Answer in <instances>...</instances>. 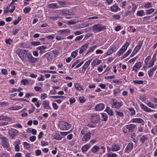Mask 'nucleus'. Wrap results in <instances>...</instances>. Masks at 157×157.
Here are the masks:
<instances>
[{
    "instance_id": "b1692460",
    "label": "nucleus",
    "mask_w": 157,
    "mask_h": 157,
    "mask_svg": "<svg viewBox=\"0 0 157 157\" xmlns=\"http://www.w3.org/2000/svg\"><path fill=\"white\" fill-rule=\"evenodd\" d=\"M136 125L134 124H130L126 126V128L128 130L133 131L136 127Z\"/></svg>"
},
{
    "instance_id": "6e6d98bb",
    "label": "nucleus",
    "mask_w": 157,
    "mask_h": 157,
    "mask_svg": "<svg viewBox=\"0 0 157 157\" xmlns=\"http://www.w3.org/2000/svg\"><path fill=\"white\" fill-rule=\"evenodd\" d=\"M13 127H14L15 128L17 127L19 128H22V126L21 125V124L19 123H17L15 124H13Z\"/></svg>"
},
{
    "instance_id": "72a5a7b5",
    "label": "nucleus",
    "mask_w": 157,
    "mask_h": 157,
    "mask_svg": "<svg viewBox=\"0 0 157 157\" xmlns=\"http://www.w3.org/2000/svg\"><path fill=\"white\" fill-rule=\"evenodd\" d=\"M136 14L137 16L141 17L144 15L145 14L144 10H142L138 11Z\"/></svg>"
},
{
    "instance_id": "ea45409f",
    "label": "nucleus",
    "mask_w": 157,
    "mask_h": 157,
    "mask_svg": "<svg viewBox=\"0 0 157 157\" xmlns=\"http://www.w3.org/2000/svg\"><path fill=\"white\" fill-rule=\"evenodd\" d=\"M147 139V136L146 135H143L140 139V141L142 144H143L144 141Z\"/></svg>"
},
{
    "instance_id": "603ef678",
    "label": "nucleus",
    "mask_w": 157,
    "mask_h": 157,
    "mask_svg": "<svg viewBox=\"0 0 157 157\" xmlns=\"http://www.w3.org/2000/svg\"><path fill=\"white\" fill-rule=\"evenodd\" d=\"M31 10V8L29 7H26L23 10L24 12L28 13Z\"/></svg>"
},
{
    "instance_id": "49530a36",
    "label": "nucleus",
    "mask_w": 157,
    "mask_h": 157,
    "mask_svg": "<svg viewBox=\"0 0 157 157\" xmlns=\"http://www.w3.org/2000/svg\"><path fill=\"white\" fill-rule=\"evenodd\" d=\"M74 86L76 88L79 90H82V88L81 86V85L78 83H75Z\"/></svg>"
},
{
    "instance_id": "473e14b6",
    "label": "nucleus",
    "mask_w": 157,
    "mask_h": 157,
    "mask_svg": "<svg viewBox=\"0 0 157 157\" xmlns=\"http://www.w3.org/2000/svg\"><path fill=\"white\" fill-rule=\"evenodd\" d=\"M101 118L102 121H106L108 118V116L107 114L102 113L101 114Z\"/></svg>"
},
{
    "instance_id": "4c0bfd02",
    "label": "nucleus",
    "mask_w": 157,
    "mask_h": 157,
    "mask_svg": "<svg viewBox=\"0 0 157 157\" xmlns=\"http://www.w3.org/2000/svg\"><path fill=\"white\" fill-rule=\"evenodd\" d=\"M121 90L119 88H117L113 90V94L114 95L116 96L117 94L121 92Z\"/></svg>"
},
{
    "instance_id": "a19ab883",
    "label": "nucleus",
    "mask_w": 157,
    "mask_h": 157,
    "mask_svg": "<svg viewBox=\"0 0 157 157\" xmlns=\"http://www.w3.org/2000/svg\"><path fill=\"white\" fill-rule=\"evenodd\" d=\"M59 17L58 15H56L55 16H51L49 17V19L52 21H55L58 20V18Z\"/></svg>"
},
{
    "instance_id": "c85d7f7f",
    "label": "nucleus",
    "mask_w": 157,
    "mask_h": 157,
    "mask_svg": "<svg viewBox=\"0 0 157 157\" xmlns=\"http://www.w3.org/2000/svg\"><path fill=\"white\" fill-rule=\"evenodd\" d=\"M20 143V142L19 140L16 141L14 142L15 144V151H19L20 150V146L19 145V144Z\"/></svg>"
},
{
    "instance_id": "3c124183",
    "label": "nucleus",
    "mask_w": 157,
    "mask_h": 157,
    "mask_svg": "<svg viewBox=\"0 0 157 157\" xmlns=\"http://www.w3.org/2000/svg\"><path fill=\"white\" fill-rule=\"evenodd\" d=\"M128 109L131 112V114L132 115H134L135 114V110L132 108H128Z\"/></svg>"
},
{
    "instance_id": "423d86ee",
    "label": "nucleus",
    "mask_w": 157,
    "mask_h": 157,
    "mask_svg": "<svg viewBox=\"0 0 157 157\" xmlns=\"http://www.w3.org/2000/svg\"><path fill=\"white\" fill-rule=\"evenodd\" d=\"M129 44L128 42H126L120 49L119 51L117 53V55L120 56L126 50L128 47L129 46Z\"/></svg>"
},
{
    "instance_id": "de8ad7c7",
    "label": "nucleus",
    "mask_w": 157,
    "mask_h": 157,
    "mask_svg": "<svg viewBox=\"0 0 157 157\" xmlns=\"http://www.w3.org/2000/svg\"><path fill=\"white\" fill-rule=\"evenodd\" d=\"M58 3L60 5V6L59 7H65L66 6V2L64 1H58Z\"/></svg>"
},
{
    "instance_id": "69168bd1",
    "label": "nucleus",
    "mask_w": 157,
    "mask_h": 157,
    "mask_svg": "<svg viewBox=\"0 0 157 157\" xmlns=\"http://www.w3.org/2000/svg\"><path fill=\"white\" fill-rule=\"evenodd\" d=\"M55 35H49L48 36H46V38L48 39L51 40L53 39L55 37Z\"/></svg>"
},
{
    "instance_id": "09e8293b",
    "label": "nucleus",
    "mask_w": 157,
    "mask_h": 157,
    "mask_svg": "<svg viewBox=\"0 0 157 157\" xmlns=\"http://www.w3.org/2000/svg\"><path fill=\"white\" fill-rule=\"evenodd\" d=\"M78 22V21H75L74 20H70L68 21L67 24L68 25H71L77 23Z\"/></svg>"
},
{
    "instance_id": "f8f14e48",
    "label": "nucleus",
    "mask_w": 157,
    "mask_h": 157,
    "mask_svg": "<svg viewBox=\"0 0 157 157\" xmlns=\"http://www.w3.org/2000/svg\"><path fill=\"white\" fill-rule=\"evenodd\" d=\"M116 47L115 46H111L107 50L106 55L109 56L112 54L113 52L116 51Z\"/></svg>"
},
{
    "instance_id": "6e6552de",
    "label": "nucleus",
    "mask_w": 157,
    "mask_h": 157,
    "mask_svg": "<svg viewBox=\"0 0 157 157\" xmlns=\"http://www.w3.org/2000/svg\"><path fill=\"white\" fill-rule=\"evenodd\" d=\"M112 107L117 109H119L122 106L121 102L117 101L115 99H113L112 103Z\"/></svg>"
},
{
    "instance_id": "052dcab7",
    "label": "nucleus",
    "mask_w": 157,
    "mask_h": 157,
    "mask_svg": "<svg viewBox=\"0 0 157 157\" xmlns=\"http://www.w3.org/2000/svg\"><path fill=\"white\" fill-rule=\"evenodd\" d=\"M115 112L117 115L119 117H122L124 115L123 113L122 112H119L117 110L115 111Z\"/></svg>"
},
{
    "instance_id": "680f3d73",
    "label": "nucleus",
    "mask_w": 157,
    "mask_h": 157,
    "mask_svg": "<svg viewBox=\"0 0 157 157\" xmlns=\"http://www.w3.org/2000/svg\"><path fill=\"white\" fill-rule=\"evenodd\" d=\"M83 31H78L74 32V33L75 36L81 34L83 33Z\"/></svg>"
},
{
    "instance_id": "f3484780",
    "label": "nucleus",
    "mask_w": 157,
    "mask_h": 157,
    "mask_svg": "<svg viewBox=\"0 0 157 157\" xmlns=\"http://www.w3.org/2000/svg\"><path fill=\"white\" fill-rule=\"evenodd\" d=\"M143 44L142 41H139L138 43V44L136 46L134 50L135 52V53H136L139 51Z\"/></svg>"
},
{
    "instance_id": "a211bd4d",
    "label": "nucleus",
    "mask_w": 157,
    "mask_h": 157,
    "mask_svg": "<svg viewBox=\"0 0 157 157\" xmlns=\"http://www.w3.org/2000/svg\"><path fill=\"white\" fill-rule=\"evenodd\" d=\"M105 107L103 103H99L95 106V109L97 111H101L104 109Z\"/></svg>"
},
{
    "instance_id": "c756f323",
    "label": "nucleus",
    "mask_w": 157,
    "mask_h": 157,
    "mask_svg": "<svg viewBox=\"0 0 157 157\" xmlns=\"http://www.w3.org/2000/svg\"><path fill=\"white\" fill-rule=\"evenodd\" d=\"M99 147L97 146H94L91 149V151L92 153H96L98 152L99 150Z\"/></svg>"
},
{
    "instance_id": "bb28decb",
    "label": "nucleus",
    "mask_w": 157,
    "mask_h": 157,
    "mask_svg": "<svg viewBox=\"0 0 157 157\" xmlns=\"http://www.w3.org/2000/svg\"><path fill=\"white\" fill-rule=\"evenodd\" d=\"M90 145L89 144H86L84 145L82 148L81 150L82 152L86 151L90 148Z\"/></svg>"
},
{
    "instance_id": "412c9836",
    "label": "nucleus",
    "mask_w": 157,
    "mask_h": 157,
    "mask_svg": "<svg viewBox=\"0 0 157 157\" xmlns=\"http://www.w3.org/2000/svg\"><path fill=\"white\" fill-rule=\"evenodd\" d=\"M110 10L113 12H116L120 9L117 4H115L110 7Z\"/></svg>"
},
{
    "instance_id": "0e129e2a",
    "label": "nucleus",
    "mask_w": 157,
    "mask_h": 157,
    "mask_svg": "<svg viewBox=\"0 0 157 157\" xmlns=\"http://www.w3.org/2000/svg\"><path fill=\"white\" fill-rule=\"evenodd\" d=\"M47 97V95L46 94H42L40 95V98L42 100L44 99Z\"/></svg>"
},
{
    "instance_id": "2f4dec72",
    "label": "nucleus",
    "mask_w": 157,
    "mask_h": 157,
    "mask_svg": "<svg viewBox=\"0 0 157 157\" xmlns=\"http://www.w3.org/2000/svg\"><path fill=\"white\" fill-rule=\"evenodd\" d=\"M105 111L109 115L111 116L113 115V112L112 110L109 107H107L106 108Z\"/></svg>"
},
{
    "instance_id": "8fccbe9b",
    "label": "nucleus",
    "mask_w": 157,
    "mask_h": 157,
    "mask_svg": "<svg viewBox=\"0 0 157 157\" xmlns=\"http://www.w3.org/2000/svg\"><path fill=\"white\" fill-rule=\"evenodd\" d=\"M89 62H86L85 64H84V65L82 67V69L83 70H85L86 69V68L88 67L89 66L90 64L89 63Z\"/></svg>"
},
{
    "instance_id": "4be33fe9",
    "label": "nucleus",
    "mask_w": 157,
    "mask_h": 157,
    "mask_svg": "<svg viewBox=\"0 0 157 157\" xmlns=\"http://www.w3.org/2000/svg\"><path fill=\"white\" fill-rule=\"evenodd\" d=\"M141 107L142 109L146 112H151L154 111L153 110L151 109L150 108H148L147 106H145L144 104H141Z\"/></svg>"
},
{
    "instance_id": "c9c22d12",
    "label": "nucleus",
    "mask_w": 157,
    "mask_h": 157,
    "mask_svg": "<svg viewBox=\"0 0 157 157\" xmlns=\"http://www.w3.org/2000/svg\"><path fill=\"white\" fill-rule=\"evenodd\" d=\"M89 132L88 131V128L86 127H84L83 129H82L81 132V133L82 135H84L86 134L87 133Z\"/></svg>"
},
{
    "instance_id": "a878e982",
    "label": "nucleus",
    "mask_w": 157,
    "mask_h": 157,
    "mask_svg": "<svg viewBox=\"0 0 157 157\" xmlns=\"http://www.w3.org/2000/svg\"><path fill=\"white\" fill-rule=\"evenodd\" d=\"M12 120L11 118L6 116H4L2 115H0V120L2 121H10Z\"/></svg>"
},
{
    "instance_id": "4468645a",
    "label": "nucleus",
    "mask_w": 157,
    "mask_h": 157,
    "mask_svg": "<svg viewBox=\"0 0 157 157\" xmlns=\"http://www.w3.org/2000/svg\"><path fill=\"white\" fill-rule=\"evenodd\" d=\"M91 134L90 132H88L86 134L84 135L82 138V140L83 141H86L88 140L90 138Z\"/></svg>"
},
{
    "instance_id": "e433bc0d",
    "label": "nucleus",
    "mask_w": 157,
    "mask_h": 157,
    "mask_svg": "<svg viewBox=\"0 0 157 157\" xmlns=\"http://www.w3.org/2000/svg\"><path fill=\"white\" fill-rule=\"evenodd\" d=\"M144 7L146 9L151 7H152V3L150 2H147L144 4Z\"/></svg>"
},
{
    "instance_id": "774afa93",
    "label": "nucleus",
    "mask_w": 157,
    "mask_h": 157,
    "mask_svg": "<svg viewBox=\"0 0 157 157\" xmlns=\"http://www.w3.org/2000/svg\"><path fill=\"white\" fill-rule=\"evenodd\" d=\"M9 155L8 154L4 153H0V157H8Z\"/></svg>"
},
{
    "instance_id": "20e7f679",
    "label": "nucleus",
    "mask_w": 157,
    "mask_h": 157,
    "mask_svg": "<svg viewBox=\"0 0 157 157\" xmlns=\"http://www.w3.org/2000/svg\"><path fill=\"white\" fill-rule=\"evenodd\" d=\"M18 131L16 129L11 128L8 130V133L10 139H13L18 135Z\"/></svg>"
},
{
    "instance_id": "7ed1b4c3",
    "label": "nucleus",
    "mask_w": 157,
    "mask_h": 157,
    "mask_svg": "<svg viewBox=\"0 0 157 157\" xmlns=\"http://www.w3.org/2000/svg\"><path fill=\"white\" fill-rule=\"evenodd\" d=\"M93 31L95 33H98L106 29L105 26H103L100 24L94 25L92 26Z\"/></svg>"
},
{
    "instance_id": "393cba45",
    "label": "nucleus",
    "mask_w": 157,
    "mask_h": 157,
    "mask_svg": "<svg viewBox=\"0 0 157 157\" xmlns=\"http://www.w3.org/2000/svg\"><path fill=\"white\" fill-rule=\"evenodd\" d=\"M48 7L49 8L52 9H56L58 8H61V7L58 6V5L56 3H50L49 4Z\"/></svg>"
},
{
    "instance_id": "1a4fd4ad",
    "label": "nucleus",
    "mask_w": 157,
    "mask_h": 157,
    "mask_svg": "<svg viewBox=\"0 0 157 157\" xmlns=\"http://www.w3.org/2000/svg\"><path fill=\"white\" fill-rule=\"evenodd\" d=\"M38 60V58H36L33 57L31 53H29V55L28 56V58L26 59V61H27L30 63H34L36 62Z\"/></svg>"
},
{
    "instance_id": "9d476101",
    "label": "nucleus",
    "mask_w": 157,
    "mask_h": 157,
    "mask_svg": "<svg viewBox=\"0 0 157 157\" xmlns=\"http://www.w3.org/2000/svg\"><path fill=\"white\" fill-rule=\"evenodd\" d=\"M42 104L44 109L49 110L51 109V108L49 105V102L48 101L45 100L43 101Z\"/></svg>"
},
{
    "instance_id": "58836bf2",
    "label": "nucleus",
    "mask_w": 157,
    "mask_h": 157,
    "mask_svg": "<svg viewBox=\"0 0 157 157\" xmlns=\"http://www.w3.org/2000/svg\"><path fill=\"white\" fill-rule=\"evenodd\" d=\"M62 12L63 13L67 15H71L72 13H71L70 11L67 9H64L62 10Z\"/></svg>"
},
{
    "instance_id": "0eeeda50",
    "label": "nucleus",
    "mask_w": 157,
    "mask_h": 157,
    "mask_svg": "<svg viewBox=\"0 0 157 157\" xmlns=\"http://www.w3.org/2000/svg\"><path fill=\"white\" fill-rule=\"evenodd\" d=\"M99 115L95 114H92L90 117L91 122L94 124L97 123L99 121Z\"/></svg>"
},
{
    "instance_id": "13d9d810",
    "label": "nucleus",
    "mask_w": 157,
    "mask_h": 157,
    "mask_svg": "<svg viewBox=\"0 0 157 157\" xmlns=\"http://www.w3.org/2000/svg\"><path fill=\"white\" fill-rule=\"evenodd\" d=\"M47 47L45 46H42L37 48V49L39 50H42L46 49Z\"/></svg>"
},
{
    "instance_id": "6ab92c4d",
    "label": "nucleus",
    "mask_w": 157,
    "mask_h": 157,
    "mask_svg": "<svg viewBox=\"0 0 157 157\" xmlns=\"http://www.w3.org/2000/svg\"><path fill=\"white\" fill-rule=\"evenodd\" d=\"M101 63V60L97 58L94 59L91 63V65L92 67L98 65Z\"/></svg>"
},
{
    "instance_id": "f257e3e1",
    "label": "nucleus",
    "mask_w": 157,
    "mask_h": 157,
    "mask_svg": "<svg viewBox=\"0 0 157 157\" xmlns=\"http://www.w3.org/2000/svg\"><path fill=\"white\" fill-rule=\"evenodd\" d=\"M0 139L2 146L4 148H6L7 150L9 151L10 149L7 138L0 134Z\"/></svg>"
},
{
    "instance_id": "c03bdc74",
    "label": "nucleus",
    "mask_w": 157,
    "mask_h": 157,
    "mask_svg": "<svg viewBox=\"0 0 157 157\" xmlns=\"http://www.w3.org/2000/svg\"><path fill=\"white\" fill-rule=\"evenodd\" d=\"M155 11L154 9H151L146 10L145 12L147 14H150L153 12Z\"/></svg>"
},
{
    "instance_id": "a18cd8bd",
    "label": "nucleus",
    "mask_w": 157,
    "mask_h": 157,
    "mask_svg": "<svg viewBox=\"0 0 157 157\" xmlns=\"http://www.w3.org/2000/svg\"><path fill=\"white\" fill-rule=\"evenodd\" d=\"M54 139L59 140L62 139V137H61L60 135L59 134L56 133L54 136Z\"/></svg>"
},
{
    "instance_id": "e2e57ef3",
    "label": "nucleus",
    "mask_w": 157,
    "mask_h": 157,
    "mask_svg": "<svg viewBox=\"0 0 157 157\" xmlns=\"http://www.w3.org/2000/svg\"><path fill=\"white\" fill-rule=\"evenodd\" d=\"M83 37V35H80V36L77 37L75 39V41H77L81 40Z\"/></svg>"
},
{
    "instance_id": "338daca9",
    "label": "nucleus",
    "mask_w": 157,
    "mask_h": 157,
    "mask_svg": "<svg viewBox=\"0 0 157 157\" xmlns=\"http://www.w3.org/2000/svg\"><path fill=\"white\" fill-rule=\"evenodd\" d=\"M5 42L7 44H9V45H10L11 43L12 42V40L10 38L8 39H6L5 40Z\"/></svg>"
},
{
    "instance_id": "dca6fc26",
    "label": "nucleus",
    "mask_w": 157,
    "mask_h": 157,
    "mask_svg": "<svg viewBox=\"0 0 157 157\" xmlns=\"http://www.w3.org/2000/svg\"><path fill=\"white\" fill-rule=\"evenodd\" d=\"M141 66V63L140 62H138L134 65L132 69V71H135L136 72L137 71V70L140 68Z\"/></svg>"
},
{
    "instance_id": "2eb2a0df",
    "label": "nucleus",
    "mask_w": 157,
    "mask_h": 157,
    "mask_svg": "<svg viewBox=\"0 0 157 157\" xmlns=\"http://www.w3.org/2000/svg\"><path fill=\"white\" fill-rule=\"evenodd\" d=\"M132 123H144V120L141 118H133L131 120Z\"/></svg>"
},
{
    "instance_id": "9b49d317",
    "label": "nucleus",
    "mask_w": 157,
    "mask_h": 157,
    "mask_svg": "<svg viewBox=\"0 0 157 157\" xmlns=\"http://www.w3.org/2000/svg\"><path fill=\"white\" fill-rule=\"evenodd\" d=\"M133 148V144L129 143L128 144L124 150L125 152L129 153Z\"/></svg>"
},
{
    "instance_id": "864d4df0",
    "label": "nucleus",
    "mask_w": 157,
    "mask_h": 157,
    "mask_svg": "<svg viewBox=\"0 0 157 157\" xmlns=\"http://www.w3.org/2000/svg\"><path fill=\"white\" fill-rule=\"evenodd\" d=\"M137 8V6L135 4H132V8L131 11L132 12H134Z\"/></svg>"
},
{
    "instance_id": "79ce46f5",
    "label": "nucleus",
    "mask_w": 157,
    "mask_h": 157,
    "mask_svg": "<svg viewBox=\"0 0 157 157\" xmlns=\"http://www.w3.org/2000/svg\"><path fill=\"white\" fill-rule=\"evenodd\" d=\"M106 155L108 157H117V154L112 152L107 153Z\"/></svg>"
},
{
    "instance_id": "7c9ffc66",
    "label": "nucleus",
    "mask_w": 157,
    "mask_h": 157,
    "mask_svg": "<svg viewBox=\"0 0 157 157\" xmlns=\"http://www.w3.org/2000/svg\"><path fill=\"white\" fill-rule=\"evenodd\" d=\"M97 46L96 45H94L92 47H90L87 50L86 54L90 53L92 52L94 49L97 47Z\"/></svg>"
},
{
    "instance_id": "39448f33",
    "label": "nucleus",
    "mask_w": 157,
    "mask_h": 157,
    "mask_svg": "<svg viewBox=\"0 0 157 157\" xmlns=\"http://www.w3.org/2000/svg\"><path fill=\"white\" fill-rule=\"evenodd\" d=\"M60 128L63 130L68 129L71 126V124L64 121H61L59 124Z\"/></svg>"
},
{
    "instance_id": "bf43d9fd",
    "label": "nucleus",
    "mask_w": 157,
    "mask_h": 157,
    "mask_svg": "<svg viewBox=\"0 0 157 157\" xmlns=\"http://www.w3.org/2000/svg\"><path fill=\"white\" fill-rule=\"evenodd\" d=\"M23 145L24 147H25L26 149H29L30 148V145L29 144L27 143L26 142H24L23 143Z\"/></svg>"
},
{
    "instance_id": "f704fd0d",
    "label": "nucleus",
    "mask_w": 157,
    "mask_h": 157,
    "mask_svg": "<svg viewBox=\"0 0 157 157\" xmlns=\"http://www.w3.org/2000/svg\"><path fill=\"white\" fill-rule=\"evenodd\" d=\"M132 52V50H128L124 55L122 56L121 58L122 59H124L128 56Z\"/></svg>"
},
{
    "instance_id": "37998d69",
    "label": "nucleus",
    "mask_w": 157,
    "mask_h": 157,
    "mask_svg": "<svg viewBox=\"0 0 157 157\" xmlns=\"http://www.w3.org/2000/svg\"><path fill=\"white\" fill-rule=\"evenodd\" d=\"M78 50H76L73 51L71 54V56L73 58H75L77 56L78 54Z\"/></svg>"
},
{
    "instance_id": "ddd939ff",
    "label": "nucleus",
    "mask_w": 157,
    "mask_h": 157,
    "mask_svg": "<svg viewBox=\"0 0 157 157\" xmlns=\"http://www.w3.org/2000/svg\"><path fill=\"white\" fill-rule=\"evenodd\" d=\"M89 44L87 43L83 45L80 48L79 53L80 54L82 53L88 48Z\"/></svg>"
},
{
    "instance_id": "4d7b16f0",
    "label": "nucleus",
    "mask_w": 157,
    "mask_h": 157,
    "mask_svg": "<svg viewBox=\"0 0 157 157\" xmlns=\"http://www.w3.org/2000/svg\"><path fill=\"white\" fill-rule=\"evenodd\" d=\"M50 97L51 98H65V97L63 96H51Z\"/></svg>"
},
{
    "instance_id": "5701e85b",
    "label": "nucleus",
    "mask_w": 157,
    "mask_h": 157,
    "mask_svg": "<svg viewBox=\"0 0 157 157\" xmlns=\"http://www.w3.org/2000/svg\"><path fill=\"white\" fill-rule=\"evenodd\" d=\"M70 30L68 29H65L64 30H60L58 31V33H61V35H65L69 33Z\"/></svg>"
},
{
    "instance_id": "5fc2aeb1",
    "label": "nucleus",
    "mask_w": 157,
    "mask_h": 157,
    "mask_svg": "<svg viewBox=\"0 0 157 157\" xmlns=\"http://www.w3.org/2000/svg\"><path fill=\"white\" fill-rule=\"evenodd\" d=\"M133 82L135 84H141L144 83V82L142 80H133Z\"/></svg>"
},
{
    "instance_id": "cd10ccee",
    "label": "nucleus",
    "mask_w": 157,
    "mask_h": 157,
    "mask_svg": "<svg viewBox=\"0 0 157 157\" xmlns=\"http://www.w3.org/2000/svg\"><path fill=\"white\" fill-rule=\"evenodd\" d=\"M157 68V66H155L148 71V74L149 77H151L153 74V71L156 69Z\"/></svg>"
},
{
    "instance_id": "aec40b11",
    "label": "nucleus",
    "mask_w": 157,
    "mask_h": 157,
    "mask_svg": "<svg viewBox=\"0 0 157 157\" xmlns=\"http://www.w3.org/2000/svg\"><path fill=\"white\" fill-rule=\"evenodd\" d=\"M121 146L120 145L117 144H115L112 145L111 150L112 151H117L120 150Z\"/></svg>"
},
{
    "instance_id": "f03ea898",
    "label": "nucleus",
    "mask_w": 157,
    "mask_h": 157,
    "mask_svg": "<svg viewBox=\"0 0 157 157\" xmlns=\"http://www.w3.org/2000/svg\"><path fill=\"white\" fill-rule=\"evenodd\" d=\"M28 52V50L21 49L19 52V56L22 60L26 61L30 53Z\"/></svg>"
}]
</instances>
